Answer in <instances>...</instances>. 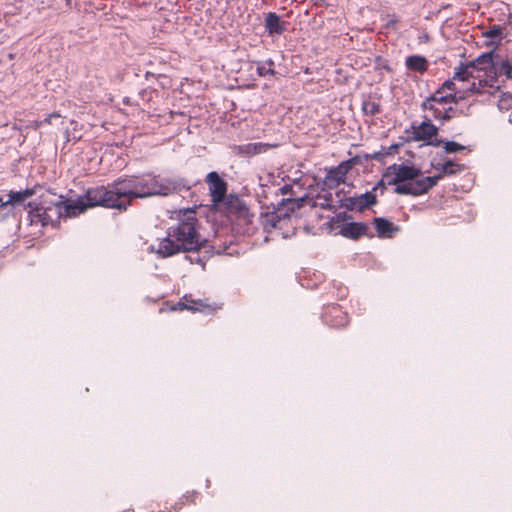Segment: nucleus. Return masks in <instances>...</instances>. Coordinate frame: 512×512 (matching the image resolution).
Wrapping results in <instances>:
<instances>
[{
	"label": "nucleus",
	"instance_id": "24",
	"mask_svg": "<svg viewBox=\"0 0 512 512\" xmlns=\"http://www.w3.org/2000/svg\"><path fill=\"white\" fill-rule=\"evenodd\" d=\"M362 110L366 115L370 116H374L381 111L379 103L372 100L364 101L362 104Z\"/></svg>",
	"mask_w": 512,
	"mask_h": 512
},
{
	"label": "nucleus",
	"instance_id": "30",
	"mask_svg": "<svg viewBox=\"0 0 512 512\" xmlns=\"http://www.w3.org/2000/svg\"><path fill=\"white\" fill-rule=\"evenodd\" d=\"M499 74H504L509 79L512 78V65L508 61H503L500 66Z\"/></svg>",
	"mask_w": 512,
	"mask_h": 512
},
{
	"label": "nucleus",
	"instance_id": "28",
	"mask_svg": "<svg viewBox=\"0 0 512 512\" xmlns=\"http://www.w3.org/2000/svg\"><path fill=\"white\" fill-rule=\"evenodd\" d=\"M502 34H503V28L499 25H494L493 27L490 28L489 31H487L485 33V35L489 38H492V39H497L498 41H500L502 39Z\"/></svg>",
	"mask_w": 512,
	"mask_h": 512
},
{
	"label": "nucleus",
	"instance_id": "14",
	"mask_svg": "<svg viewBox=\"0 0 512 512\" xmlns=\"http://www.w3.org/2000/svg\"><path fill=\"white\" fill-rule=\"evenodd\" d=\"M373 225L376 235L381 239L393 238L399 231L400 227L383 217H375Z\"/></svg>",
	"mask_w": 512,
	"mask_h": 512
},
{
	"label": "nucleus",
	"instance_id": "10",
	"mask_svg": "<svg viewBox=\"0 0 512 512\" xmlns=\"http://www.w3.org/2000/svg\"><path fill=\"white\" fill-rule=\"evenodd\" d=\"M345 238L358 240L361 237L373 238L370 226L365 222H346L339 225V232Z\"/></svg>",
	"mask_w": 512,
	"mask_h": 512
},
{
	"label": "nucleus",
	"instance_id": "34",
	"mask_svg": "<svg viewBox=\"0 0 512 512\" xmlns=\"http://www.w3.org/2000/svg\"><path fill=\"white\" fill-rule=\"evenodd\" d=\"M43 126V122L40 121H34L33 124H32V128H34L35 130L36 129H39Z\"/></svg>",
	"mask_w": 512,
	"mask_h": 512
},
{
	"label": "nucleus",
	"instance_id": "36",
	"mask_svg": "<svg viewBox=\"0 0 512 512\" xmlns=\"http://www.w3.org/2000/svg\"><path fill=\"white\" fill-rule=\"evenodd\" d=\"M509 122H510V123H512V118H511V116L509 117Z\"/></svg>",
	"mask_w": 512,
	"mask_h": 512
},
{
	"label": "nucleus",
	"instance_id": "1",
	"mask_svg": "<svg viewBox=\"0 0 512 512\" xmlns=\"http://www.w3.org/2000/svg\"><path fill=\"white\" fill-rule=\"evenodd\" d=\"M439 88L445 93L454 94L457 101L469 94L493 96L500 88L493 54L484 53L474 61L461 65L453 78L446 80Z\"/></svg>",
	"mask_w": 512,
	"mask_h": 512
},
{
	"label": "nucleus",
	"instance_id": "17",
	"mask_svg": "<svg viewBox=\"0 0 512 512\" xmlns=\"http://www.w3.org/2000/svg\"><path fill=\"white\" fill-rule=\"evenodd\" d=\"M392 171L396 174L399 185L406 184L415 177L421 176L422 172L419 168L408 166L404 164H392Z\"/></svg>",
	"mask_w": 512,
	"mask_h": 512
},
{
	"label": "nucleus",
	"instance_id": "13",
	"mask_svg": "<svg viewBox=\"0 0 512 512\" xmlns=\"http://www.w3.org/2000/svg\"><path fill=\"white\" fill-rule=\"evenodd\" d=\"M274 147H276V145L263 142H252L236 145L234 146L233 151L237 156L249 158L258 154L266 153L269 149Z\"/></svg>",
	"mask_w": 512,
	"mask_h": 512
},
{
	"label": "nucleus",
	"instance_id": "8",
	"mask_svg": "<svg viewBox=\"0 0 512 512\" xmlns=\"http://www.w3.org/2000/svg\"><path fill=\"white\" fill-rule=\"evenodd\" d=\"M421 108L424 111L430 112V116L432 118L441 122L449 121L455 117H459L460 115H467V113H463L454 106H446L443 104L437 105L436 103L427 100L422 102Z\"/></svg>",
	"mask_w": 512,
	"mask_h": 512
},
{
	"label": "nucleus",
	"instance_id": "12",
	"mask_svg": "<svg viewBox=\"0 0 512 512\" xmlns=\"http://www.w3.org/2000/svg\"><path fill=\"white\" fill-rule=\"evenodd\" d=\"M350 169V161L341 162L339 165L327 169L324 184L329 188H336L345 181L346 175Z\"/></svg>",
	"mask_w": 512,
	"mask_h": 512
},
{
	"label": "nucleus",
	"instance_id": "4",
	"mask_svg": "<svg viewBox=\"0 0 512 512\" xmlns=\"http://www.w3.org/2000/svg\"><path fill=\"white\" fill-rule=\"evenodd\" d=\"M123 184L133 202L136 198H146L153 195H169L174 192L188 191L192 184L184 179H174L162 182L151 173L121 177Z\"/></svg>",
	"mask_w": 512,
	"mask_h": 512
},
{
	"label": "nucleus",
	"instance_id": "29",
	"mask_svg": "<svg viewBox=\"0 0 512 512\" xmlns=\"http://www.w3.org/2000/svg\"><path fill=\"white\" fill-rule=\"evenodd\" d=\"M444 149L447 153H456L465 149V147L457 142L448 141L444 145Z\"/></svg>",
	"mask_w": 512,
	"mask_h": 512
},
{
	"label": "nucleus",
	"instance_id": "20",
	"mask_svg": "<svg viewBox=\"0 0 512 512\" xmlns=\"http://www.w3.org/2000/svg\"><path fill=\"white\" fill-rule=\"evenodd\" d=\"M405 66L408 70L418 72L420 74L425 73L428 70V60L421 55H410L405 60Z\"/></svg>",
	"mask_w": 512,
	"mask_h": 512
},
{
	"label": "nucleus",
	"instance_id": "31",
	"mask_svg": "<svg viewBox=\"0 0 512 512\" xmlns=\"http://www.w3.org/2000/svg\"><path fill=\"white\" fill-rule=\"evenodd\" d=\"M59 117H60L59 113L53 112V113L47 115V117H45L43 120H41V122H43V126L44 125H49V124L52 123V119L59 118Z\"/></svg>",
	"mask_w": 512,
	"mask_h": 512
},
{
	"label": "nucleus",
	"instance_id": "9",
	"mask_svg": "<svg viewBox=\"0 0 512 512\" xmlns=\"http://www.w3.org/2000/svg\"><path fill=\"white\" fill-rule=\"evenodd\" d=\"M322 318L326 325L336 329L344 328L349 324L348 313L338 304L325 306Z\"/></svg>",
	"mask_w": 512,
	"mask_h": 512
},
{
	"label": "nucleus",
	"instance_id": "7",
	"mask_svg": "<svg viewBox=\"0 0 512 512\" xmlns=\"http://www.w3.org/2000/svg\"><path fill=\"white\" fill-rule=\"evenodd\" d=\"M441 176H419L408 183L395 187V193L399 195L420 196L426 194L438 182Z\"/></svg>",
	"mask_w": 512,
	"mask_h": 512
},
{
	"label": "nucleus",
	"instance_id": "26",
	"mask_svg": "<svg viewBox=\"0 0 512 512\" xmlns=\"http://www.w3.org/2000/svg\"><path fill=\"white\" fill-rule=\"evenodd\" d=\"M382 178L383 182L386 183L388 186L394 185L397 187L399 185V181H397L398 178L396 174H394L392 171V165L386 168L385 172L382 175Z\"/></svg>",
	"mask_w": 512,
	"mask_h": 512
},
{
	"label": "nucleus",
	"instance_id": "6",
	"mask_svg": "<svg viewBox=\"0 0 512 512\" xmlns=\"http://www.w3.org/2000/svg\"><path fill=\"white\" fill-rule=\"evenodd\" d=\"M226 215L237 232L250 233L254 215L246 204L238 197H229L226 202Z\"/></svg>",
	"mask_w": 512,
	"mask_h": 512
},
{
	"label": "nucleus",
	"instance_id": "19",
	"mask_svg": "<svg viewBox=\"0 0 512 512\" xmlns=\"http://www.w3.org/2000/svg\"><path fill=\"white\" fill-rule=\"evenodd\" d=\"M287 23L282 21L275 12H268L265 15V30L269 35H280L286 30Z\"/></svg>",
	"mask_w": 512,
	"mask_h": 512
},
{
	"label": "nucleus",
	"instance_id": "3",
	"mask_svg": "<svg viewBox=\"0 0 512 512\" xmlns=\"http://www.w3.org/2000/svg\"><path fill=\"white\" fill-rule=\"evenodd\" d=\"M38 198L27 204L31 222L41 223L42 226L53 225L61 218L75 217L85 212L81 196L75 200H64L63 196L56 195L48 189L37 194Z\"/></svg>",
	"mask_w": 512,
	"mask_h": 512
},
{
	"label": "nucleus",
	"instance_id": "35",
	"mask_svg": "<svg viewBox=\"0 0 512 512\" xmlns=\"http://www.w3.org/2000/svg\"><path fill=\"white\" fill-rule=\"evenodd\" d=\"M150 77H154V74L151 72H146V74H145L146 80H148Z\"/></svg>",
	"mask_w": 512,
	"mask_h": 512
},
{
	"label": "nucleus",
	"instance_id": "32",
	"mask_svg": "<svg viewBox=\"0 0 512 512\" xmlns=\"http://www.w3.org/2000/svg\"><path fill=\"white\" fill-rule=\"evenodd\" d=\"M257 70L260 76H265L269 73L274 74V70L271 67L266 68L265 66H258Z\"/></svg>",
	"mask_w": 512,
	"mask_h": 512
},
{
	"label": "nucleus",
	"instance_id": "27",
	"mask_svg": "<svg viewBox=\"0 0 512 512\" xmlns=\"http://www.w3.org/2000/svg\"><path fill=\"white\" fill-rule=\"evenodd\" d=\"M461 169H462L461 165L455 164L450 160L443 163V165L441 167L442 172L444 174H448V175L455 174V173L459 172Z\"/></svg>",
	"mask_w": 512,
	"mask_h": 512
},
{
	"label": "nucleus",
	"instance_id": "21",
	"mask_svg": "<svg viewBox=\"0 0 512 512\" xmlns=\"http://www.w3.org/2000/svg\"><path fill=\"white\" fill-rule=\"evenodd\" d=\"M425 100L434 102L437 105L443 104L446 106H453L458 104V101L454 99V94H451L450 92L445 93L440 88H438L433 94H431Z\"/></svg>",
	"mask_w": 512,
	"mask_h": 512
},
{
	"label": "nucleus",
	"instance_id": "2",
	"mask_svg": "<svg viewBox=\"0 0 512 512\" xmlns=\"http://www.w3.org/2000/svg\"><path fill=\"white\" fill-rule=\"evenodd\" d=\"M205 242L199 233V221L195 212L190 211L176 226L170 227L167 236L152 245L151 250L160 258H168L180 252L198 251Z\"/></svg>",
	"mask_w": 512,
	"mask_h": 512
},
{
	"label": "nucleus",
	"instance_id": "11",
	"mask_svg": "<svg viewBox=\"0 0 512 512\" xmlns=\"http://www.w3.org/2000/svg\"><path fill=\"white\" fill-rule=\"evenodd\" d=\"M206 183L209 187L211 201L214 205L222 202L227 193V183L215 171H212L206 176Z\"/></svg>",
	"mask_w": 512,
	"mask_h": 512
},
{
	"label": "nucleus",
	"instance_id": "33",
	"mask_svg": "<svg viewBox=\"0 0 512 512\" xmlns=\"http://www.w3.org/2000/svg\"><path fill=\"white\" fill-rule=\"evenodd\" d=\"M387 186L388 185L383 182V178H381V180L376 184V186L373 187L372 191L375 193L376 190L380 189L381 193L383 194Z\"/></svg>",
	"mask_w": 512,
	"mask_h": 512
},
{
	"label": "nucleus",
	"instance_id": "5",
	"mask_svg": "<svg viewBox=\"0 0 512 512\" xmlns=\"http://www.w3.org/2000/svg\"><path fill=\"white\" fill-rule=\"evenodd\" d=\"M85 211L88 208L101 206L119 211H126L132 201L121 178L106 186L90 188L81 196Z\"/></svg>",
	"mask_w": 512,
	"mask_h": 512
},
{
	"label": "nucleus",
	"instance_id": "22",
	"mask_svg": "<svg viewBox=\"0 0 512 512\" xmlns=\"http://www.w3.org/2000/svg\"><path fill=\"white\" fill-rule=\"evenodd\" d=\"M192 305L194 306V312H205L211 313L218 309L216 304L210 303L208 299H193Z\"/></svg>",
	"mask_w": 512,
	"mask_h": 512
},
{
	"label": "nucleus",
	"instance_id": "25",
	"mask_svg": "<svg viewBox=\"0 0 512 512\" xmlns=\"http://www.w3.org/2000/svg\"><path fill=\"white\" fill-rule=\"evenodd\" d=\"M331 198H332L331 194L329 195V197L317 195L316 199L312 200L310 206L311 207H320L322 209H331L332 208Z\"/></svg>",
	"mask_w": 512,
	"mask_h": 512
},
{
	"label": "nucleus",
	"instance_id": "23",
	"mask_svg": "<svg viewBox=\"0 0 512 512\" xmlns=\"http://www.w3.org/2000/svg\"><path fill=\"white\" fill-rule=\"evenodd\" d=\"M171 310L173 311H182V310H189L194 312V306L192 305V296L191 295H184L179 302H177Z\"/></svg>",
	"mask_w": 512,
	"mask_h": 512
},
{
	"label": "nucleus",
	"instance_id": "16",
	"mask_svg": "<svg viewBox=\"0 0 512 512\" xmlns=\"http://www.w3.org/2000/svg\"><path fill=\"white\" fill-rule=\"evenodd\" d=\"M42 190V187L40 185H35L32 188H26L22 191H10L8 193V200L5 202H2L0 207L8 206V205H19L25 202L28 198L37 195L39 191Z\"/></svg>",
	"mask_w": 512,
	"mask_h": 512
},
{
	"label": "nucleus",
	"instance_id": "15",
	"mask_svg": "<svg viewBox=\"0 0 512 512\" xmlns=\"http://www.w3.org/2000/svg\"><path fill=\"white\" fill-rule=\"evenodd\" d=\"M346 206L349 209H357L363 211L377 203L376 194L373 191H368L359 196L350 197L346 199Z\"/></svg>",
	"mask_w": 512,
	"mask_h": 512
},
{
	"label": "nucleus",
	"instance_id": "18",
	"mask_svg": "<svg viewBox=\"0 0 512 512\" xmlns=\"http://www.w3.org/2000/svg\"><path fill=\"white\" fill-rule=\"evenodd\" d=\"M413 129L416 140L429 141L438 134V128L429 118H426L421 124L413 127Z\"/></svg>",
	"mask_w": 512,
	"mask_h": 512
}]
</instances>
